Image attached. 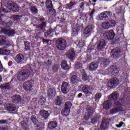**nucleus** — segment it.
Wrapping results in <instances>:
<instances>
[{
    "label": "nucleus",
    "mask_w": 130,
    "mask_h": 130,
    "mask_svg": "<svg viewBox=\"0 0 130 130\" xmlns=\"http://www.w3.org/2000/svg\"><path fill=\"white\" fill-rule=\"evenodd\" d=\"M31 73L28 70H23L16 74V78L18 81H25L30 77Z\"/></svg>",
    "instance_id": "obj_1"
},
{
    "label": "nucleus",
    "mask_w": 130,
    "mask_h": 130,
    "mask_svg": "<svg viewBox=\"0 0 130 130\" xmlns=\"http://www.w3.org/2000/svg\"><path fill=\"white\" fill-rule=\"evenodd\" d=\"M56 47L59 50H64L67 47V41L64 39H60L56 41Z\"/></svg>",
    "instance_id": "obj_2"
},
{
    "label": "nucleus",
    "mask_w": 130,
    "mask_h": 130,
    "mask_svg": "<svg viewBox=\"0 0 130 130\" xmlns=\"http://www.w3.org/2000/svg\"><path fill=\"white\" fill-rule=\"evenodd\" d=\"M115 36V34L113 30H111L110 31H107L105 32L103 35L104 38L105 39H108V40H112L114 37Z\"/></svg>",
    "instance_id": "obj_3"
},
{
    "label": "nucleus",
    "mask_w": 130,
    "mask_h": 130,
    "mask_svg": "<svg viewBox=\"0 0 130 130\" xmlns=\"http://www.w3.org/2000/svg\"><path fill=\"white\" fill-rule=\"evenodd\" d=\"M112 55L114 58H118L121 55V49L120 48H115L111 51Z\"/></svg>",
    "instance_id": "obj_4"
},
{
    "label": "nucleus",
    "mask_w": 130,
    "mask_h": 130,
    "mask_svg": "<svg viewBox=\"0 0 130 130\" xmlns=\"http://www.w3.org/2000/svg\"><path fill=\"white\" fill-rule=\"evenodd\" d=\"M8 6L11 11H14V12H19L20 11V8H19L18 5L12 1H9L8 2Z\"/></svg>",
    "instance_id": "obj_5"
},
{
    "label": "nucleus",
    "mask_w": 130,
    "mask_h": 130,
    "mask_svg": "<svg viewBox=\"0 0 130 130\" xmlns=\"http://www.w3.org/2000/svg\"><path fill=\"white\" fill-rule=\"evenodd\" d=\"M119 84V80L117 78H114L110 80L108 83V86L110 88H115L117 85Z\"/></svg>",
    "instance_id": "obj_6"
},
{
    "label": "nucleus",
    "mask_w": 130,
    "mask_h": 130,
    "mask_svg": "<svg viewBox=\"0 0 130 130\" xmlns=\"http://www.w3.org/2000/svg\"><path fill=\"white\" fill-rule=\"evenodd\" d=\"M61 90L63 94H67L70 91V86L68 82H63L61 86Z\"/></svg>",
    "instance_id": "obj_7"
},
{
    "label": "nucleus",
    "mask_w": 130,
    "mask_h": 130,
    "mask_svg": "<svg viewBox=\"0 0 130 130\" xmlns=\"http://www.w3.org/2000/svg\"><path fill=\"white\" fill-rule=\"evenodd\" d=\"M82 91L85 94H87V95H92L93 88L91 86L85 85L82 87Z\"/></svg>",
    "instance_id": "obj_8"
},
{
    "label": "nucleus",
    "mask_w": 130,
    "mask_h": 130,
    "mask_svg": "<svg viewBox=\"0 0 130 130\" xmlns=\"http://www.w3.org/2000/svg\"><path fill=\"white\" fill-rule=\"evenodd\" d=\"M112 16V13L110 11H105L100 15V19L102 21L103 19H107Z\"/></svg>",
    "instance_id": "obj_9"
},
{
    "label": "nucleus",
    "mask_w": 130,
    "mask_h": 130,
    "mask_svg": "<svg viewBox=\"0 0 130 130\" xmlns=\"http://www.w3.org/2000/svg\"><path fill=\"white\" fill-rule=\"evenodd\" d=\"M118 97H119V94L117 92H115L109 96V99L111 101L113 100L114 104H116V105H118V104L117 103Z\"/></svg>",
    "instance_id": "obj_10"
},
{
    "label": "nucleus",
    "mask_w": 130,
    "mask_h": 130,
    "mask_svg": "<svg viewBox=\"0 0 130 130\" xmlns=\"http://www.w3.org/2000/svg\"><path fill=\"white\" fill-rule=\"evenodd\" d=\"M31 120L34 123L35 125H37V127H38V129H41V123L38 121V119L36 118V116H31Z\"/></svg>",
    "instance_id": "obj_11"
},
{
    "label": "nucleus",
    "mask_w": 130,
    "mask_h": 130,
    "mask_svg": "<svg viewBox=\"0 0 130 130\" xmlns=\"http://www.w3.org/2000/svg\"><path fill=\"white\" fill-rule=\"evenodd\" d=\"M87 113H86L84 116V119L85 120H88L92 115H93V112H94V109L90 108V109H89V107L87 108Z\"/></svg>",
    "instance_id": "obj_12"
},
{
    "label": "nucleus",
    "mask_w": 130,
    "mask_h": 130,
    "mask_svg": "<svg viewBox=\"0 0 130 130\" xmlns=\"http://www.w3.org/2000/svg\"><path fill=\"white\" fill-rule=\"evenodd\" d=\"M106 46V42L104 40H101L98 44V49H103Z\"/></svg>",
    "instance_id": "obj_13"
},
{
    "label": "nucleus",
    "mask_w": 130,
    "mask_h": 130,
    "mask_svg": "<svg viewBox=\"0 0 130 130\" xmlns=\"http://www.w3.org/2000/svg\"><path fill=\"white\" fill-rule=\"evenodd\" d=\"M109 72H111V73H109V74L111 75H115L117 74L118 72H119V70L118 69V68L116 66H113L110 69H109Z\"/></svg>",
    "instance_id": "obj_14"
},
{
    "label": "nucleus",
    "mask_w": 130,
    "mask_h": 130,
    "mask_svg": "<svg viewBox=\"0 0 130 130\" xmlns=\"http://www.w3.org/2000/svg\"><path fill=\"white\" fill-rule=\"evenodd\" d=\"M23 88L25 91H30L32 88V84L30 82H25L23 84Z\"/></svg>",
    "instance_id": "obj_15"
},
{
    "label": "nucleus",
    "mask_w": 130,
    "mask_h": 130,
    "mask_svg": "<svg viewBox=\"0 0 130 130\" xmlns=\"http://www.w3.org/2000/svg\"><path fill=\"white\" fill-rule=\"evenodd\" d=\"M10 53H11V51L6 48L0 49V54L2 55H9Z\"/></svg>",
    "instance_id": "obj_16"
},
{
    "label": "nucleus",
    "mask_w": 130,
    "mask_h": 130,
    "mask_svg": "<svg viewBox=\"0 0 130 130\" xmlns=\"http://www.w3.org/2000/svg\"><path fill=\"white\" fill-rule=\"evenodd\" d=\"M98 68V63L96 62H93L89 66V71H95V70H97Z\"/></svg>",
    "instance_id": "obj_17"
},
{
    "label": "nucleus",
    "mask_w": 130,
    "mask_h": 130,
    "mask_svg": "<svg viewBox=\"0 0 130 130\" xmlns=\"http://www.w3.org/2000/svg\"><path fill=\"white\" fill-rule=\"evenodd\" d=\"M15 60L18 63L22 62L24 60V55L22 54H18L15 57Z\"/></svg>",
    "instance_id": "obj_18"
},
{
    "label": "nucleus",
    "mask_w": 130,
    "mask_h": 130,
    "mask_svg": "<svg viewBox=\"0 0 130 130\" xmlns=\"http://www.w3.org/2000/svg\"><path fill=\"white\" fill-rule=\"evenodd\" d=\"M112 103L111 101H107L104 103L103 108L104 109H109L111 107Z\"/></svg>",
    "instance_id": "obj_19"
},
{
    "label": "nucleus",
    "mask_w": 130,
    "mask_h": 130,
    "mask_svg": "<svg viewBox=\"0 0 130 130\" xmlns=\"http://www.w3.org/2000/svg\"><path fill=\"white\" fill-rule=\"evenodd\" d=\"M67 57L70 59H74L75 58V51L73 49H71L67 54Z\"/></svg>",
    "instance_id": "obj_20"
},
{
    "label": "nucleus",
    "mask_w": 130,
    "mask_h": 130,
    "mask_svg": "<svg viewBox=\"0 0 130 130\" xmlns=\"http://www.w3.org/2000/svg\"><path fill=\"white\" fill-rule=\"evenodd\" d=\"M55 93V89L54 88H50L48 90V95L49 97H54Z\"/></svg>",
    "instance_id": "obj_21"
},
{
    "label": "nucleus",
    "mask_w": 130,
    "mask_h": 130,
    "mask_svg": "<svg viewBox=\"0 0 130 130\" xmlns=\"http://www.w3.org/2000/svg\"><path fill=\"white\" fill-rule=\"evenodd\" d=\"M40 114L44 118H47V117H48V116H49V113H48V112H47L44 110L41 111L40 112Z\"/></svg>",
    "instance_id": "obj_22"
},
{
    "label": "nucleus",
    "mask_w": 130,
    "mask_h": 130,
    "mask_svg": "<svg viewBox=\"0 0 130 130\" xmlns=\"http://www.w3.org/2000/svg\"><path fill=\"white\" fill-rule=\"evenodd\" d=\"M70 112H71V110L65 108L62 110L61 114L63 116H69L70 115Z\"/></svg>",
    "instance_id": "obj_23"
},
{
    "label": "nucleus",
    "mask_w": 130,
    "mask_h": 130,
    "mask_svg": "<svg viewBox=\"0 0 130 130\" xmlns=\"http://www.w3.org/2000/svg\"><path fill=\"white\" fill-rule=\"evenodd\" d=\"M13 102H16V103H19L21 101V96L19 95H15L12 98Z\"/></svg>",
    "instance_id": "obj_24"
},
{
    "label": "nucleus",
    "mask_w": 130,
    "mask_h": 130,
    "mask_svg": "<svg viewBox=\"0 0 130 130\" xmlns=\"http://www.w3.org/2000/svg\"><path fill=\"white\" fill-rule=\"evenodd\" d=\"M57 126V123H56V121H51L48 124V127L50 129H52L53 128H55Z\"/></svg>",
    "instance_id": "obj_25"
},
{
    "label": "nucleus",
    "mask_w": 130,
    "mask_h": 130,
    "mask_svg": "<svg viewBox=\"0 0 130 130\" xmlns=\"http://www.w3.org/2000/svg\"><path fill=\"white\" fill-rule=\"evenodd\" d=\"M92 30H93V28L91 25H88L87 27L85 28L84 30V34L87 35V34H89V33H91L92 32Z\"/></svg>",
    "instance_id": "obj_26"
},
{
    "label": "nucleus",
    "mask_w": 130,
    "mask_h": 130,
    "mask_svg": "<svg viewBox=\"0 0 130 130\" xmlns=\"http://www.w3.org/2000/svg\"><path fill=\"white\" fill-rule=\"evenodd\" d=\"M46 5L47 9H49L51 11H52V10H53V6H52V2H51V1L47 0L46 2Z\"/></svg>",
    "instance_id": "obj_27"
},
{
    "label": "nucleus",
    "mask_w": 130,
    "mask_h": 130,
    "mask_svg": "<svg viewBox=\"0 0 130 130\" xmlns=\"http://www.w3.org/2000/svg\"><path fill=\"white\" fill-rule=\"evenodd\" d=\"M80 27H73L72 29V36H77L78 35V32L80 31Z\"/></svg>",
    "instance_id": "obj_28"
},
{
    "label": "nucleus",
    "mask_w": 130,
    "mask_h": 130,
    "mask_svg": "<svg viewBox=\"0 0 130 130\" xmlns=\"http://www.w3.org/2000/svg\"><path fill=\"white\" fill-rule=\"evenodd\" d=\"M61 67L63 70H69V66H68V63L66 60L62 61L61 63Z\"/></svg>",
    "instance_id": "obj_29"
},
{
    "label": "nucleus",
    "mask_w": 130,
    "mask_h": 130,
    "mask_svg": "<svg viewBox=\"0 0 130 130\" xmlns=\"http://www.w3.org/2000/svg\"><path fill=\"white\" fill-rule=\"evenodd\" d=\"M101 64L103 68H106L109 64V62H108L107 59H103Z\"/></svg>",
    "instance_id": "obj_30"
},
{
    "label": "nucleus",
    "mask_w": 130,
    "mask_h": 130,
    "mask_svg": "<svg viewBox=\"0 0 130 130\" xmlns=\"http://www.w3.org/2000/svg\"><path fill=\"white\" fill-rule=\"evenodd\" d=\"M79 80H78V77H77V76L74 75L71 77V83H72V84H76V83Z\"/></svg>",
    "instance_id": "obj_31"
},
{
    "label": "nucleus",
    "mask_w": 130,
    "mask_h": 130,
    "mask_svg": "<svg viewBox=\"0 0 130 130\" xmlns=\"http://www.w3.org/2000/svg\"><path fill=\"white\" fill-rule=\"evenodd\" d=\"M102 27L104 29H109L111 28L109 22H104L102 24Z\"/></svg>",
    "instance_id": "obj_32"
},
{
    "label": "nucleus",
    "mask_w": 130,
    "mask_h": 130,
    "mask_svg": "<svg viewBox=\"0 0 130 130\" xmlns=\"http://www.w3.org/2000/svg\"><path fill=\"white\" fill-rule=\"evenodd\" d=\"M8 111H15L16 110V107L15 105H10L7 108Z\"/></svg>",
    "instance_id": "obj_33"
},
{
    "label": "nucleus",
    "mask_w": 130,
    "mask_h": 130,
    "mask_svg": "<svg viewBox=\"0 0 130 130\" xmlns=\"http://www.w3.org/2000/svg\"><path fill=\"white\" fill-rule=\"evenodd\" d=\"M102 96V94H101V93H98L95 94V96L94 98L95 101L96 102H98L99 100H100V98H101V96Z\"/></svg>",
    "instance_id": "obj_34"
},
{
    "label": "nucleus",
    "mask_w": 130,
    "mask_h": 130,
    "mask_svg": "<svg viewBox=\"0 0 130 130\" xmlns=\"http://www.w3.org/2000/svg\"><path fill=\"white\" fill-rule=\"evenodd\" d=\"M82 80L83 81H88L89 80V77H88L86 73L84 71L82 73Z\"/></svg>",
    "instance_id": "obj_35"
},
{
    "label": "nucleus",
    "mask_w": 130,
    "mask_h": 130,
    "mask_svg": "<svg viewBox=\"0 0 130 130\" xmlns=\"http://www.w3.org/2000/svg\"><path fill=\"white\" fill-rule=\"evenodd\" d=\"M71 107H72V103H71V102H67L66 103L65 108L71 110Z\"/></svg>",
    "instance_id": "obj_36"
},
{
    "label": "nucleus",
    "mask_w": 130,
    "mask_h": 130,
    "mask_svg": "<svg viewBox=\"0 0 130 130\" xmlns=\"http://www.w3.org/2000/svg\"><path fill=\"white\" fill-rule=\"evenodd\" d=\"M1 89H9L10 88V84L6 83L5 84L1 85L0 86Z\"/></svg>",
    "instance_id": "obj_37"
},
{
    "label": "nucleus",
    "mask_w": 130,
    "mask_h": 130,
    "mask_svg": "<svg viewBox=\"0 0 130 130\" xmlns=\"http://www.w3.org/2000/svg\"><path fill=\"white\" fill-rule=\"evenodd\" d=\"M94 48H95V45L93 44H90L88 47L87 52H89V51L93 50Z\"/></svg>",
    "instance_id": "obj_38"
},
{
    "label": "nucleus",
    "mask_w": 130,
    "mask_h": 130,
    "mask_svg": "<svg viewBox=\"0 0 130 130\" xmlns=\"http://www.w3.org/2000/svg\"><path fill=\"white\" fill-rule=\"evenodd\" d=\"M61 99L59 98V97H58L56 100L55 104L56 105H58V106H60V105H61Z\"/></svg>",
    "instance_id": "obj_39"
},
{
    "label": "nucleus",
    "mask_w": 130,
    "mask_h": 130,
    "mask_svg": "<svg viewBox=\"0 0 130 130\" xmlns=\"http://www.w3.org/2000/svg\"><path fill=\"white\" fill-rule=\"evenodd\" d=\"M46 101V100H45V98H44V97H43V96H40L39 103H41L42 105H43V104H44V103Z\"/></svg>",
    "instance_id": "obj_40"
},
{
    "label": "nucleus",
    "mask_w": 130,
    "mask_h": 130,
    "mask_svg": "<svg viewBox=\"0 0 130 130\" xmlns=\"http://www.w3.org/2000/svg\"><path fill=\"white\" fill-rule=\"evenodd\" d=\"M110 25V27L111 28H112V27H114L115 26L116 23L115 22V21L114 20H112L110 21V23H109Z\"/></svg>",
    "instance_id": "obj_41"
},
{
    "label": "nucleus",
    "mask_w": 130,
    "mask_h": 130,
    "mask_svg": "<svg viewBox=\"0 0 130 130\" xmlns=\"http://www.w3.org/2000/svg\"><path fill=\"white\" fill-rule=\"evenodd\" d=\"M5 41H6V38L3 36H0V45H2Z\"/></svg>",
    "instance_id": "obj_42"
},
{
    "label": "nucleus",
    "mask_w": 130,
    "mask_h": 130,
    "mask_svg": "<svg viewBox=\"0 0 130 130\" xmlns=\"http://www.w3.org/2000/svg\"><path fill=\"white\" fill-rule=\"evenodd\" d=\"M100 127H101V129H105V127H106V124L105 123V120L103 121V122L101 124Z\"/></svg>",
    "instance_id": "obj_43"
},
{
    "label": "nucleus",
    "mask_w": 130,
    "mask_h": 130,
    "mask_svg": "<svg viewBox=\"0 0 130 130\" xmlns=\"http://www.w3.org/2000/svg\"><path fill=\"white\" fill-rule=\"evenodd\" d=\"M30 11L32 13V14H37L38 12L37 9H36V8H35V7H31Z\"/></svg>",
    "instance_id": "obj_44"
},
{
    "label": "nucleus",
    "mask_w": 130,
    "mask_h": 130,
    "mask_svg": "<svg viewBox=\"0 0 130 130\" xmlns=\"http://www.w3.org/2000/svg\"><path fill=\"white\" fill-rule=\"evenodd\" d=\"M57 70H58V65H54L52 68V71L53 72H57Z\"/></svg>",
    "instance_id": "obj_45"
},
{
    "label": "nucleus",
    "mask_w": 130,
    "mask_h": 130,
    "mask_svg": "<svg viewBox=\"0 0 130 130\" xmlns=\"http://www.w3.org/2000/svg\"><path fill=\"white\" fill-rule=\"evenodd\" d=\"M77 46H79V47H82V46H84V42L82 41H79Z\"/></svg>",
    "instance_id": "obj_46"
},
{
    "label": "nucleus",
    "mask_w": 130,
    "mask_h": 130,
    "mask_svg": "<svg viewBox=\"0 0 130 130\" xmlns=\"http://www.w3.org/2000/svg\"><path fill=\"white\" fill-rule=\"evenodd\" d=\"M43 43H47V44H48L49 45H50L51 44V41L48 40L44 39L43 40Z\"/></svg>",
    "instance_id": "obj_47"
},
{
    "label": "nucleus",
    "mask_w": 130,
    "mask_h": 130,
    "mask_svg": "<svg viewBox=\"0 0 130 130\" xmlns=\"http://www.w3.org/2000/svg\"><path fill=\"white\" fill-rule=\"evenodd\" d=\"M123 124H124V125H125V124H124V123L123 122H120L119 123V124H117V125H116V126L117 127H118V128L121 127L122 126V125H123Z\"/></svg>",
    "instance_id": "obj_48"
},
{
    "label": "nucleus",
    "mask_w": 130,
    "mask_h": 130,
    "mask_svg": "<svg viewBox=\"0 0 130 130\" xmlns=\"http://www.w3.org/2000/svg\"><path fill=\"white\" fill-rule=\"evenodd\" d=\"M100 118V116H99L98 118H94L91 119V122L92 123H95L97 122V119Z\"/></svg>",
    "instance_id": "obj_49"
},
{
    "label": "nucleus",
    "mask_w": 130,
    "mask_h": 130,
    "mask_svg": "<svg viewBox=\"0 0 130 130\" xmlns=\"http://www.w3.org/2000/svg\"><path fill=\"white\" fill-rule=\"evenodd\" d=\"M21 126L24 128H26L27 127V124L25 123L24 121L21 122Z\"/></svg>",
    "instance_id": "obj_50"
},
{
    "label": "nucleus",
    "mask_w": 130,
    "mask_h": 130,
    "mask_svg": "<svg viewBox=\"0 0 130 130\" xmlns=\"http://www.w3.org/2000/svg\"><path fill=\"white\" fill-rule=\"evenodd\" d=\"M25 50H29L30 49V45L29 44H25Z\"/></svg>",
    "instance_id": "obj_51"
},
{
    "label": "nucleus",
    "mask_w": 130,
    "mask_h": 130,
    "mask_svg": "<svg viewBox=\"0 0 130 130\" xmlns=\"http://www.w3.org/2000/svg\"><path fill=\"white\" fill-rule=\"evenodd\" d=\"M3 70H4V68L3 67V64H2V62L0 60V73L3 72Z\"/></svg>",
    "instance_id": "obj_52"
},
{
    "label": "nucleus",
    "mask_w": 130,
    "mask_h": 130,
    "mask_svg": "<svg viewBox=\"0 0 130 130\" xmlns=\"http://www.w3.org/2000/svg\"><path fill=\"white\" fill-rule=\"evenodd\" d=\"M9 35H12L13 34H15L14 30H9Z\"/></svg>",
    "instance_id": "obj_53"
},
{
    "label": "nucleus",
    "mask_w": 130,
    "mask_h": 130,
    "mask_svg": "<svg viewBox=\"0 0 130 130\" xmlns=\"http://www.w3.org/2000/svg\"><path fill=\"white\" fill-rule=\"evenodd\" d=\"M84 5H85V4H84V3H81L80 5V9H81L82 10H83Z\"/></svg>",
    "instance_id": "obj_54"
},
{
    "label": "nucleus",
    "mask_w": 130,
    "mask_h": 130,
    "mask_svg": "<svg viewBox=\"0 0 130 130\" xmlns=\"http://www.w3.org/2000/svg\"><path fill=\"white\" fill-rule=\"evenodd\" d=\"M7 122V120H0V124H4V123H6Z\"/></svg>",
    "instance_id": "obj_55"
},
{
    "label": "nucleus",
    "mask_w": 130,
    "mask_h": 130,
    "mask_svg": "<svg viewBox=\"0 0 130 130\" xmlns=\"http://www.w3.org/2000/svg\"><path fill=\"white\" fill-rule=\"evenodd\" d=\"M74 5H75V3H74L73 2H70V3L69 4H68V7H69V8H71V7H73V6H74Z\"/></svg>",
    "instance_id": "obj_56"
},
{
    "label": "nucleus",
    "mask_w": 130,
    "mask_h": 130,
    "mask_svg": "<svg viewBox=\"0 0 130 130\" xmlns=\"http://www.w3.org/2000/svg\"><path fill=\"white\" fill-rule=\"evenodd\" d=\"M58 111H59V110L58 109H57V108H55L54 109V112L55 113H57V112H58Z\"/></svg>",
    "instance_id": "obj_57"
},
{
    "label": "nucleus",
    "mask_w": 130,
    "mask_h": 130,
    "mask_svg": "<svg viewBox=\"0 0 130 130\" xmlns=\"http://www.w3.org/2000/svg\"><path fill=\"white\" fill-rule=\"evenodd\" d=\"M112 111L113 113H117V112H118V111L116 109H113Z\"/></svg>",
    "instance_id": "obj_58"
},
{
    "label": "nucleus",
    "mask_w": 130,
    "mask_h": 130,
    "mask_svg": "<svg viewBox=\"0 0 130 130\" xmlns=\"http://www.w3.org/2000/svg\"><path fill=\"white\" fill-rule=\"evenodd\" d=\"M82 95H83V94L82 93H80L78 95V98H80V97H82Z\"/></svg>",
    "instance_id": "obj_59"
},
{
    "label": "nucleus",
    "mask_w": 130,
    "mask_h": 130,
    "mask_svg": "<svg viewBox=\"0 0 130 130\" xmlns=\"http://www.w3.org/2000/svg\"><path fill=\"white\" fill-rule=\"evenodd\" d=\"M88 57H89V58L88 59H89V60H91V56H90V55H88Z\"/></svg>",
    "instance_id": "obj_60"
},
{
    "label": "nucleus",
    "mask_w": 130,
    "mask_h": 130,
    "mask_svg": "<svg viewBox=\"0 0 130 130\" xmlns=\"http://www.w3.org/2000/svg\"><path fill=\"white\" fill-rule=\"evenodd\" d=\"M79 130H84V128L83 127L79 128Z\"/></svg>",
    "instance_id": "obj_61"
},
{
    "label": "nucleus",
    "mask_w": 130,
    "mask_h": 130,
    "mask_svg": "<svg viewBox=\"0 0 130 130\" xmlns=\"http://www.w3.org/2000/svg\"><path fill=\"white\" fill-rule=\"evenodd\" d=\"M93 14H94V11H92L91 16H92V15H93Z\"/></svg>",
    "instance_id": "obj_62"
},
{
    "label": "nucleus",
    "mask_w": 130,
    "mask_h": 130,
    "mask_svg": "<svg viewBox=\"0 0 130 130\" xmlns=\"http://www.w3.org/2000/svg\"><path fill=\"white\" fill-rule=\"evenodd\" d=\"M47 34H48V35H49V34H50V31H48Z\"/></svg>",
    "instance_id": "obj_63"
},
{
    "label": "nucleus",
    "mask_w": 130,
    "mask_h": 130,
    "mask_svg": "<svg viewBox=\"0 0 130 130\" xmlns=\"http://www.w3.org/2000/svg\"><path fill=\"white\" fill-rule=\"evenodd\" d=\"M2 82V76H0V82Z\"/></svg>",
    "instance_id": "obj_64"
}]
</instances>
